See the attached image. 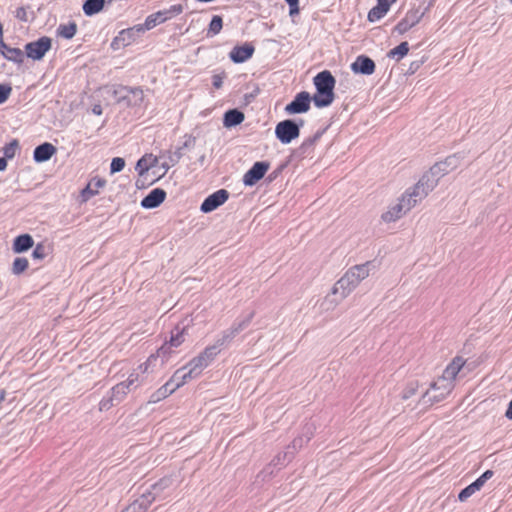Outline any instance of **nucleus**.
Masks as SVG:
<instances>
[{
    "instance_id": "21",
    "label": "nucleus",
    "mask_w": 512,
    "mask_h": 512,
    "mask_svg": "<svg viewBox=\"0 0 512 512\" xmlns=\"http://www.w3.org/2000/svg\"><path fill=\"white\" fill-rule=\"evenodd\" d=\"M356 286L352 281H350L349 277L344 274L334 285L333 287V294L340 293L342 297L348 296Z\"/></svg>"
},
{
    "instance_id": "49",
    "label": "nucleus",
    "mask_w": 512,
    "mask_h": 512,
    "mask_svg": "<svg viewBox=\"0 0 512 512\" xmlns=\"http://www.w3.org/2000/svg\"><path fill=\"white\" fill-rule=\"evenodd\" d=\"M492 476H493V471L492 470H487L479 478H477L475 481L477 483H480L479 486L482 488L484 486V484L486 483V481L488 479H490Z\"/></svg>"
},
{
    "instance_id": "58",
    "label": "nucleus",
    "mask_w": 512,
    "mask_h": 512,
    "mask_svg": "<svg viewBox=\"0 0 512 512\" xmlns=\"http://www.w3.org/2000/svg\"><path fill=\"white\" fill-rule=\"evenodd\" d=\"M5 391L4 390H1L0 391V402H2L4 399H5Z\"/></svg>"
},
{
    "instance_id": "46",
    "label": "nucleus",
    "mask_w": 512,
    "mask_h": 512,
    "mask_svg": "<svg viewBox=\"0 0 512 512\" xmlns=\"http://www.w3.org/2000/svg\"><path fill=\"white\" fill-rule=\"evenodd\" d=\"M151 365H156L155 355H150L145 363L139 365L138 369L140 370L141 373H146Z\"/></svg>"
},
{
    "instance_id": "43",
    "label": "nucleus",
    "mask_w": 512,
    "mask_h": 512,
    "mask_svg": "<svg viewBox=\"0 0 512 512\" xmlns=\"http://www.w3.org/2000/svg\"><path fill=\"white\" fill-rule=\"evenodd\" d=\"M139 382V373L132 372L126 381L123 383L127 386L128 389H135L137 387V383Z\"/></svg>"
},
{
    "instance_id": "3",
    "label": "nucleus",
    "mask_w": 512,
    "mask_h": 512,
    "mask_svg": "<svg viewBox=\"0 0 512 512\" xmlns=\"http://www.w3.org/2000/svg\"><path fill=\"white\" fill-rule=\"evenodd\" d=\"M316 93L313 96L314 104L318 108L327 107L334 101V88L336 80L330 71L319 72L313 79Z\"/></svg>"
},
{
    "instance_id": "32",
    "label": "nucleus",
    "mask_w": 512,
    "mask_h": 512,
    "mask_svg": "<svg viewBox=\"0 0 512 512\" xmlns=\"http://www.w3.org/2000/svg\"><path fill=\"white\" fill-rule=\"evenodd\" d=\"M409 52L408 42H402L395 48L391 49L388 52V57L395 58L396 60H400L404 58Z\"/></svg>"
},
{
    "instance_id": "47",
    "label": "nucleus",
    "mask_w": 512,
    "mask_h": 512,
    "mask_svg": "<svg viewBox=\"0 0 512 512\" xmlns=\"http://www.w3.org/2000/svg\"><path fill=\"white\" fill-rule=\"evenodd\" d=\"M285 1L289 5V15L290 16L299 14V12H300L299 0H285Z\"/></svg>"
},
{
    "instance_id": "30",
    "label": "nucleus",
    "mask_w": 512,
    "mask_h": 512,
    "mask_svg": "<svg viewBox=\"0 0 512 512\" xmlns=\"http://www.w3.org/2000/svg\"><path fill=\"white\" fill-rule=\"evenodd\" d=\"M173 353V348L170 346L168 341H166L154 354L156 356V361L160 359V365H164L170 358Z\"/></svg>"
},
{
    "instance_id": "22",
    "label": "nucleus",
    "mask_w": 512,
    "mask_h": 512,
    "mask_svg": "<svg viewBox=\"0 0 512 512\" xmlns=\"http://www.w3.org/2000/svg\"><path fill=\"white\" fill-rule=\"evenodd\" d=\"M158 164V158L153 154H145L141 157L136 164L135 169L139 175L142 176L147 173L151 168L156 167Z\"/></svg>"
},
{
    "instance_id": "20",
    "label": "nucleus",
    "mask_w": 512,
    "mask_h": 512,
    "mask_svg": "<svg viewBox=\"0 0 512 512\" xmlns=\"http://www.w3.org/2000/svg\"><path fill=\"white\" fill-rule=\"evenodd\" d=\"M170 485L171 479L163 478L159 480L157 483L153 484L151 488L143 494L153 497V502L156 501L157 499H165V496H163L162 494L165 489L170 487Z\"/></svg>"
},
{
    "instance_id": "55",
    "label": "nucleus",
    "mask_w": 512,
    "mask_h": 512,
    "mask_svg": "<svg viewBox=\"0 0 512 512\" xmlns=\"http://www.w3.org/2000/svg\"><path fill=\"white\" fill-rule=\"evenodd\" d=\"M505 417L509 420H512V400L510 401L508 408L505 412Z\"/></svg>"
},
{
    "instance_id": "42",
    "label": "nucleus",
    "mask_w": 512,
    "mask_h": 512,
    "mask_svg": "<svg viewBox=\"0 0 512 512\" xmlns=\"http://www.w3.org/2000/svg\"><path fill=\"white\" fill-rule=\"evenodd\" d=\"M116 401L114 400V398L112 397V395L110 394L109 396L107 397H104L100 403H99V409L101 411H107L109 410L112 406L116 405Z\"/></svg>"
},
{
    "instance_id": "17",
    "label": "nucleus",
    "mask_w": 512,
    "mask_h": 512,
    "mask_svg": "<svg viewBox=\"0 0 512 512\" xmlns=\"http://www.w3.org/2000/svg\"><path fill=\"white\" fill-rule=\"evenodd\" d=\"M153 503V497L142 494L121 512H146Z\"/></svg>"
},
{
    "instance_id": "36",
    "label": "nucleus",
    "mask_w": 512,
    "mask_h": 512,
    "mask_svg": "<svg viewBox=\"0 0 512 512\" xmlns=\"http://www.w3.org/2000/svg\"><path fill=\"white\" fill-rule=\"evenodd\" d=\"M18 147H19V142L17 139H13L12 141H10L8 144H6L3 147L4 157L7 159H13L16 155V151H17Z\"/></svg>"
},
{
    "instance_id": "5",
    "label": "nucleus",
    "mask_w": 512,
    "mask_h": 512,
    "mask_svg": "<svg viewBox=\"0 0 512 512\" xmlns=\"http://www.w3.org/2000/svg\"><path fill=\"white\" fill-rule=\"evenodd\" d=\"M145 29L141 24H137L133 27L121 30L117 36H115L111 42V48L113 50H119L126 46L134 43L139 38Z\"/></svg>"
},
{
    "instance_id": "44",
    "label": "nucleus",
    "mask_w": 512,
    "mask_h": 512,
    "mask_svg": "<svg viewBox=\"0 0 512 512\" xmlns=\"http://www.w3.org/2000/svg\"><path fill=\"white\" fill-rule=\"evenodd\" d=\"M46 246L43 244H37L32 252V257L34 259H43L47 256Z\"/></svg>"
},
{
    "instance_id": "53",
    "label": "nucleus",
    "mask_w": 512,
    "mask_h": 512,
    "mask_svg": "<svg viewBox=\"0 0 512 512\" xmlns=\"http://www.w3.org/2000/svg\"><path fill=\"white\" fill-rule=\"evenodd\" d=\"M173 165L171 164V162L167 159V161L163 162L161 164V168L163 169V173L161 175H159V178L164 176L167 171L172 167Z\"/></svg>"
},
{
    "instance_id": "45",
    "label": "nucleus",
    "mask_w": 512,
    "mask_h": 512,
    "mask_svg": "<svg viewBox=\"0 0 512 512\" xmlns=\"http://www.w3.org/2000/svg\"><path fill=\"white\" fill-rule=\"evenodd\" d=\"M169 16V19L179 15L183 11V7L180 4L172 5L169 9L163 10Z\"/></svg>"
},
{
    "instance_id": "38",
    "label": "nucleus",
    "mask_w": 512,
    "mask_h": 512,
    "mask_svg": "<svg viewBox=\"0 0 512 512\" xmlns=\"http://www.w3.org/2000/svg\"><path fill=\"white\" fill-rule=\"evenodd\" d=\"M187 146H188V142H185L183 144V146L178 147L175 151L167 152V154H168L167 159L171 162L172 165H176L180 161V159L183 156V149L186 148Z\"/></svg>"
},
{
    "instance_id": "29",
    "label": "nucleus",
    "mask_w": 512,
    "mask_h": 512,
    "mask_svg": "<svg viewBox=\"0 0 512 512\" xmlns=\"http://www.w3.org/2000/svg\"><path fill=\"white\" fill-rule=\"evenodd\" d=\"M244 119V113L237 109L226 111V127L239 125L244 121Z\"/></svg>"
},
{
    "instance_id": "8",
    "label": "nucleus",
    "mask_w": 512,
    "mask_h": 512,
    "mask_svg": "<svg viewBox=\"0 0 512 512\" xmlns=\"http://www.w3.org/2000/svg\"><path fill=\"white\" fill-rule=\"evenodd\" d=\"M201 372L191 364V361L184 367L176 370L172 377L169 379V382L172 384L174 390H177L184 384H186L191 379L198 377Z\"/></svg>"
},
{
    "instance_id": "13",
    "label": "nucleus",
    "mask_w": 512,
    "mask_h": 512,
    "mask_svg": "<svg viewBox=\"0 0 512 512\" xmlns=\"http://www.w3.org/2000/svg\"><path fill=\"white\" fill-rule=\"evenodd\" d=\"M166 198V192L161 188H155L141 200V206L145 209H153L161 205Z\"/></svg>"
},
{
    "instance_id": "26",
    "label": "nucleus",
    "mask_w": 512,
    "mask_h": 512,
    "mask_svg": "<svg viewBox=\"0 0 512 512\" xmlns=\"http://www.w3.org/2000/svg\"><path fill=\"white\" fill-rule=\"evenodd\" d=\"M174 388L172 387V384L169 382V380L162 385L158 390L153 392L149 398V403H158L161 400L167 398L169 395H171L174 392Z\"/></svg>"
},
{
    "instance_id": "54",
    "label": "nucleus",
    "mask_w": 512,
    "mask_h": 512,
    "mask_svg": "<svg viewBox=\"0 0 512 512\" xmlns=\"http://www.w3.org/2000/svg\"><path fill=\"white\" fill-rule=\"evenodd\" d=\"M397 0H377L379 4L383 5L387 9H390L391 5L394 4Z\"/></svg>"
},
{
    "instance_id": "52",
    "label": "nucleus",
    "mask_w": 512,
    "mask_h": 512,
    "mask_svg": "<svg viewBox=\"0 0 512 512\" xmlns=\"http://www.w3.org/2000/svg\"><path fill=\"white\" fill-rule=\"evenodd\" d=\"M213 86L216 89H219L222 87V76L217 74L213 76Z\"/></svg>"
},
{
    "instance_id": "57",
    "label": "nucleus",
    "mask_w": 512,
    "mask_h": 512,
    "mask_svg": "<svg viewBox=\"0 0 512 512\" xmlns=\"http://www.w3.org/2000/svg\"><path fill=\"white\" fill-rule=\"evenodd\" d=\"M92 112L95 115H101L102 114V107L100 105H94L92 108Z\"/></svg>"
},
{
    "instance_id": "33",
    "label": "nucleus",
    "mask_w": 512,
    "mask_h": 512,
    "mask_svg": "<svg viewBox=\"0 0 512 512\" xmlns=\"http://www.w3.org/2000/svg\"><path fill=\"white\" fill-rule=\"evenodd\" d=\"M129 391H131V389H128L127 386L123 382H121L111 389L110 394L112 395L116 403H119L124 399V397Z\"/></svg>"
},
{
    "instance_id": "2",
    "label": "nucleus",
    "mask_w": 512,
    "mask_h": 512,
    "mask_svg": "<svg viewBox=\"0 0 512 512\" xmlns=\"http://www.w3.org/2000/svg\"><path fill=\"white\" fill-rule=\"evenodd\" d=\"M425 196L426 192L423 185L418 183L411 191L404 193L398 203L389 207L388 210L381 215V219L386 223L397 221L415 207L418 199H422Z\"/></svg>"
},
{
    "instance_id": "4",
    "label": "nucleus",
    "mask_w": 512,
    "mask_h": 512,
    "mask_svg": "<svg viewBox=\"0 0 512 512\" xmlns=\"http://www.w3.org/2000/svg\"><path fill=\"white\" fill-rule=\"evenodd\" d=\"M223 349L224 338H219L214 344L207 346L200 355L190 360L191 364L194 368L196 367L200 372H202L203 369L208 367L215 360Z\"/></svg>"
},
{
    "instance_id": "6",
    "label": "nucleus",
    "mask_w": 512,
    "mask_h": 512,
    "mask_svg": "<svg viewBox=\"0 0 512 512\" xmlns=\"http://www.w3.org/2000/svg\"><path fill=\"white\" fill-rule=\"evenodd\" d=\"M275 135L281 143L288 144L299 137L300 128L292 120H283L276 125Z\"/></svg>"
},
{
    "instance_id": "48",
    "label": "nucleus",
    "mask_w": 512,
    "mask_h": 512,
    "mask_svg": "<svg viewBox=\"0 0 512 512\" xmlns=\"http://www.w3.org/2000/svg\"><path fill=\"white\" fill-rule=\"evenodd\" d=\"M11 90L10 86L0 85V104L4 103L8 99Z\"/></svg>"
},
{
    "instance_id": "19",
    "label": "nucleus",
    "mask_w": 512,
    "mask_h": 512,
    "mask_svg": "<svg viewBox=\"0 0 512 512\" xmlns=\"http://www.w3.org/2000/svg\"><path fill=\"white\" fill-rule=\"evenodd\" d=\"M367 265L368 263L355 265L345 273L356 287L362 280L369 276V269Z\"/></svg>"
},
{
    "instance_id": "24",
    "label": "nucleus",
    "mask_w": 512,
    "mask_h": 512,
    "mask_svg": "<svg viewBox=\"0 0 512 512\" xmlns=\"http://www.w3.org/2000/svg\"><path fill=\"white\" fill-rule=\"evenodd\" d=\"M34 244L33 238L29 234H22L14 239L13 251L22 253L29 250Z\"/></svg>"
},
{
    "instance_id": "56",
    "label": "nucleus",
    "mask_w": 512,
    "mask_h": 512,
    "mask_svg": "<svg viewBox=\"0 0 512 512\" xmlns=\"http://www.w3.org/2000/svg\"><path fill=\"white\" fill-rule=\"evenodd\" d=\"M7 168V158H0V171H4Z\"/></svg>"
},
{
    "instance_id": "12",
    "label": "nucleus",
    "mask_w": 512,
    "mask_h": 512,
    "mask_svg": "<svg viewBox=\"0 0 512 512\" xmlns=\"http://www.w3.org/2000/svg\"><path fill=\"white\" fill-rule=\"evenodd\" d=\"M254 51L255 48L251 43H245L234 47L230 51L229 57L235 63H243L252 57Z\"/></svg>"
},
{
    "instance_id": "7",
    "label": "nucleus",
    "mask_w": 512,
    "mask_h": 512,
    "mask_svg": "<svg viewBox=\"0 0 512 512\" xmlns=\"http://www.w3.org/2000/svg\"><path fill=\"white\" fill-rule=\"evenodd\" d=\"M52 39L47 36L40 37L36 41L29 42L25 45V52L28 58L33 60H41L46 52L51 49Z\"/></svg>"
},
{
    "instance_id": "35",
    "label": "nucleus",
    "mask_w": 512,
    "mask_h": 512,
    "mask_svg": "<svg viewBox=\"0 0 512 512\" xmlns=\"http://www.w3.org/2000/svg\"><path fill=\"white\" fill-rule=\"evenodd\" d=\"M480 483H477L474 481L467 487H465L458 495V499L461 502L466 501L469 497H471L473 494H475L477 491L481 490V487L479 486Z\"/></svg>"
},
{
    "instance_id": "41",
    "label": "nucleus",
    "mask_w": 512,
    "mask_h": 512,
    "mask_svg": "<svg viewBox=\"0 0 512 512\" xmlns=\"http://www.w3.org/2000/svg\"><path fill=\"white\" fill-rule=\"evenodd\" d=\"M125 167V160L121 157H115L111 161L110 172L112 174L122 171Z\"/></svg>"
},
{
    "instance_id": "14",
    "label": "nucleus",
    "mask_w": 512,
    "mask_h": 512,
    "mask_svg": "<svg viewBox=\"0 0 512 512\" xmlns=\"http://www.w3.org/2000/svg\"><path fill=\"white\" fill-rule=\"evenodd\" d=\"M421 15L417 10L408 11L404 18L398 22L395 29L399 34H404L409 31L412 27L418 24L421 20Z\"/></svg>"
},
{
    "instance_id": "10",
    "label": "nucleus",
    "mask_w": 512,
    "mask_h": 512,
    "mask_svg": "<svg viewBox=\"0 0 512 512\" xmlns=\"http://www.w3.org/2000/svg\"><path fill=\"white\" fill-rule=\"evenodd\" d=\"M269 167L270 165L267 162L261 161L254 163V165L243 176L244 184L248 186L256 184L264 177Z\"/></svg>"
},
{
    "instance_id": "15",
    "label": "nucleus",
    "mask_w": 512,
    "mask_h": 512,
    "mask_svg": "<svg viewBox=\"0 0 512 512\" xmlns=\"http://www.w3.org/2000/svg\"><path fill=\"white\" fill-rule=\"evenodd\" d=\"M56 152H57V149L53 144H51L49 142H44V143L38 145L34 149L33 160L36 163L46 162V161L50 160L52 158V156L54 154H56Z\"/></svg>"
},
{
    "instance_id": "59",
    "label": "nucleus",
    "mask_w": 512,
    "mask_h": 512,
    "mask_svg": "<svg viewBox=\"0 0 512 512\" xmlns=\"http://www.w3.org/2000/svg\"><path fill=\"white\" fill-rule=\"evenodd\" d=\"M512 3V0H509Z\"/></svg>"
},
{
    "instance_id": "27",
    "label": "nucleus",
    "mask_w": 512,
    "mask_h": 512,
    "mask_svg": "<svg viewBox=\"0 0 512 512\" xmlns=\"http://www.w3.org/2000/svg\"><path fill=\"white\" fill-rule=\"evenodd\" d=\"M106 0H85L82 9L86 16H93L104 8Z\"/></svg>"
},
{
    "instance_id": "37",
    "label": "nucleus",
    "mask_w": 512,
    "mask_h": 512,
    "mask_svg": "<svg viewBox=\"0 0 512 512\" xmlns=\"http://www.w3.org/2000/svg\"><path fill=\"white\" fill-rule=\"evenodd\" d=\"M28 268V260L24 257L15 258L12 266V272L15 275H19Z\"/></svg>"
},
{
    "instance_id": "39",
    "label": "nucleus",
    "mask_w": 512,
    "mask_h": 512,
    "mask_svg": "<svg viewBox=\"0 0 512 512\" xmlns=\"http://www.w3.org/2000/svg\"><path fill=\"white\" fill-rule=\"evenodd\" d=\"M128 93H132L135 96H139L142 98L143 92L140 88H129V87H120L119 90H115V94H120L122 99L127 97Z\"/></svg>"
},
{
    "instance_id": "51",
    "label": "nucleus",
    "mask_w": 512,
    "mask_h": 512,
    "mask_svg": "<svg viewBox=\"0 0 512 512\" xmlns=\"http://www.w3.org/2000/svg\"><path fill=\"white\" fill-rule=\"evenodd\" d=\"M456 156H450L446 158L444 162L438 163L435 165V168H438L439 170L445 171V169H442V166H451L453 162L455 161Z\"/></svg>"
},
{
    "instance_id": "9",
    "label": "nucleus",
    "mask_w": 512,
    "mask_h": 512,
    "mask_svg": "<svg viewBox=\"0 0 512 512\" xmlns=\"http://www.w3.org/2000/svg\"><path fill=\"white\" fill-rule=\"evenodd\" d=\"M313 97L306 91L296 94L294 99L285 106L284 110L288 115L302 114L310 110Z\"/></svg>"
},
{
    "instance_id": "1",
    "label": "nucleus",
    "mask_w": 512,
    "mask_h": 512,
    "mask_svg": "<svg viewBox=\"0 0 512 512\" xmlns=\"http://www.w3.org/2000/svg\"><path fill=\"white\" fill-rule=\"evenodd\" d=\"M466 363L467 359L462 355H456L450 360L442 374L430 386L431 390L439 392L435 398L441 400L453 391L456 379Z\"/></svg>"
},
{
    "instance_id": "23",
    "label": "nucleus",
    "mask_w": 512,
    "mask_h": 512,
    "mask_svg": "<svg viewBox=\"0 0 512 512\" xmlns=\"http://www.w3.org/2000/svg\"><path fill=\"white\" fill-rule=\"evenodd\" d=\"M106 184V180L98 178L92 179L88 185L82 190L81 196L84 201L89 200L91 197L98 194L99 189L104 187Z\"/></svg>"
},
{
    "instance_id": "40",
    "label": "nucleus",
    "mask_w": 512,
    "mask_h": 512,
    "mask_svg": "<svg viewBox=\"0 0 512 512\" xmlns=\"http://www.w3.org/2000/svg\"><path fill=\"white\" fill-rule=\"evenodd\" d=\"M223 21L221 16H214L209 25L208 33L217 34L221 31Z\"/></svg>"
},
{
    "instance_id": "25",
    "label": "nucleus",
    "mask_w": 512,
    "mask_h": 512,
    "mask_svg": "<svg viewBox=\"0 0 512 512\" xmlns=\"http://www.w3.org/2000/svg\"><path fill=\"white\" fill-rule=\"evenodd\" d=\"M169 19V16H167V13L164 11H158L156 13H153L145 19V22L141 24L145 31L151 30L158 24H161Z\"/></svg>"
},
{
    "instance_id": "31",
    "label": "nucleus",
    "mask_w": 512,
    "mask_h": 512,
    "mask_svg": "<svg viewBox=\"0 0 512 512\" xmlns=\"http://www.w3.org/2000/svg\"><path fill=\"white\" fill-rule=\"evenodd\" d=\"M388 11L389 9L377 2V5L368 12L367 18L370 22H376L383 18Z\"/></svg>"
},
{
    "instance_id": "16",
    "label": "nucleus",
    "mask_w": 512,
    "mask_h": 512,
    "mask_svg": "<svg viewBox=\"0 0 512 512\" xmlns=\"http://www.w3.org/2000/svg\"><path fill=\"white\" fill-rule=\"evenodd\" d=\"M375 63L374 61L364 55H360L356 58V60L351 64V70L355 73H361L365 75H371L375 71Z\"/></svg>"
},
{
    "instance_id": "18",
    "label": "nucleus",
    "mask_w": 512,
    "mask_h": 512,
    "mask_svg": "<svg viewBox=\"0 0 512 512\" xmlns=\"http://www.w3.org/2000/svg\"><path fill=\"white\" fill-rule=\"evenodd\" d=\"M0 53L9 61L15 63H22L24 60V53L19 48H12L5 44L3 39H0Z\"/></svg>"
},
{
    "instance_id": "50",
    "label": "nucleus",
    "mask_w": 512,
    "mask_h": 512,
    "mask_svg": "<svg viewBox=\"0 0 512 512\" xmlns=\"http://www.w3.org/2000/svg\"><path fill=\"white\" fill-rule=\"evenodd\" d=\"M15 17L21 21H27V11L25 7H18L15 12Z\"/></svg>"
},
{
    "instance_id": "34",
    "label": "nucleus",
    "mask_w": 512,
    "mask_h": 512,
    "mask_svg": "<svg viewBox=\"0 0 512 512\" xmlns=\"http://www.w3.org/2000/svg\"><path fill=\"white\" fill-rule=\"evenodd\" d=\"M184 341V329L180 330L178 327H176L174 330H172L168 343L173 349L179 347Z\"/></svg>"
},
{
    "instance_id": "28",
    "label": "nucleus",
    "mask_w": 512,
    "mask_h": 512,
    "mask_svg": "<svg viewBox=\"0 0 512 512\" xmlns=\"http://www.w3.org/2000/svg\"><path fill=\"white\" fill-rule=\"evenodd\" d=\"M77 32V24L69 22L68 24H60L56 30L59 37L64 39H72Z\"/></svg>"
},
{
    "instance_id": "11",
    "label": "nucleus",
    "mask_w": 512,
    "mask_h": 512,
    "mask_svg": "<svg viewBox=\"0 0 512 512\" xmlns=\"http://www.w3.org/2000/svg\"><path fill=\"white\" fill-rule=\"evenodd\" d=\"M224 204V188L209 195L201 204L200 210L203 213H210Z\"/></svg>"
}]
</instances>
